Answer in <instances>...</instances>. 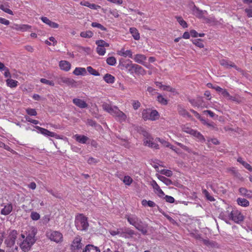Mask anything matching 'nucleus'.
Here are the masks:
<instances>
[{
  "label": "nucleus",
  "instance_id": "1",
  "mask_svg": "<svg viewBox=\"0 0 252 252\" xmlns=\"http://www.w3.org/2000/svg\"><path fill=\"white\" fill-rule=\"evenodd\" d=\"M21 237L22 240H20L19 245L21 249L24 252L29 251L32 245L35 243L34 234H28L26 237L22 234Z\"/></svg>",
  "mask_w": 252,
  "mask_h": 252
},
{
  "label": "nucleus",
  "instance_id": "2",
  "mask_svg": "<svg viewBox=\"0 0 252 252\" xmlns=\"http://www.w3.org/2000/svg\"><path fill=\"white\" fill-rule=\"evenodd\" d=\"M75 226L78 230H86L89 226L87 218L83 214H79L76 217Z\"/></svg>",
  "mask_w": 252,
  "mask_h": 252
},
{
  "label": "nucleus",
  "instance_id": "3",
  "mask_svg": "<svg viewBox=\"0 0 252 252\" xmlns=\"http://www.w3.org/2000/svg\"><path fill=\"white\" fill-rule=\"evenodd\" d=\"M226 213L228 214L229 219L233 220L235 223H239L244 220V217L243 215L238 210H233L230 212L227 210Z\"/></svg>",
  "mask_w": 252,
  "mask_h": 252
},
{
  "label": "nucleus",
  "instance_id": "4",
  "mask_svg": "<svg viewBox=\"0 0 252 252\" xmlns=\"http://www.w3.org/2000/svg\"><path fill=\"white\" fill-rule=\"evenodd\" d=\"M142 118L145 120L155 121L158 118V113L156 110L144 109L142 113Z\"/></svg>",
  "mask_w": 252,
  "mask_h": 252
},
{
  "label": "nucleus",
  "instance_id": "5",
  "mask_svg": "<svg viewBox=\"0 0 252 252\" xmlns=\"http://www.w3.org/2000/svg\"><path fill=\"white\" fill-rule=\"evenodd\" d=\"M103 108L105 111L115 117V118L119 115V112H121L117 106H112L107 103L103 104Z\"/></svg>",
  "mask_w": 252,
  "mask_h": 252
},
{
  "label": "nucleus",
  "instance_id": "6",
  "mask_svg": "<svg viewBox=\"0 0 252 252\" xmlns=\"http://www.w3.org/2000/svg\"><path fill=\"white\" fill-rule=\"evenodd\" d=\"M103 108L105 111L115 117V118L119 115V112H121L117 106H112L107 103L103 104Z\"/></svg>",
  "mask_w": 252,
  "mask_h": 252
},
{
  "label": "nucleus",
  "instance_id": "7",
  "mask_svg": "<svg viewBox=\"0 0 252 252\" xmlns=\"http://www.w3.org/2000/svg\"><path fill=\"white\" fill-rule=\"evenodd\" d=\"M82 238L77 236L74 238L71 244V250L74 252H81L83 245L81 243Z\"/></svg>",
  "mask_w": 252,
  "mask_h": 252
},
{
  "label": "nucleus",
  "instance_id": "8",
  "mask_svg": "<svg viewBox=\"0 0 252 252\" xmlns=\"http://www.w3.org/2000/svg\"><path fill=\"white\" fill-rule=\"evenodd\" d=\"M47 237L52 241L59 242L63 237L62 234L58 231H49L47 232Z\"/></svg>",
  "mask_w": 252,
  "mask_h": 252
},
{
  "label": "nucleus",
  "instance_id": "9",
  "mask_svg": "<svg viewBox=\"0 0 252 252\" xmlns=\"http://www.w3.org/2000/svg\"><path fill=\"white\" fill-rule=\"evenodd\" d=\"M120 64L127 69L128 72L130 74L134 73V68L133 67V65H135V63H132V62L129 60L124 62L120 61Z\"/></svg>",
  "mask_w": 252,
  "mask_h": 252
},
{
  "label": "nucleus",
  "instance_id": "10",
  "mask_svg": "<svg viewBox=\"0 0 252 252\" xmlns=\"http://www.w3.org/2000/svg\"><path fill=\"white\" fill-rule=\"evenodd\" d=\"M17 235V232L15 230H13L10 233L8 238L5 240V242L8 246L11 247L15 244Z\"/></svg>",
  "mask_w": 252,
  "mask_h": 252
},
{
  "label": "nucleus",
  "instance_id": "11",
  "mask_svg": "<svg viewBox=\"0 0 252 252\" xmlns=\"http://www.w3.org/2000/svg\"><path fill=\"white\" fill-rule=\"evenodd\" d=\"M134 227L136 228V229L141 231L143 234H147L148 232V225L146 223H144L140 219L137 222Z\"/></svg>",
  "mask_w": 252,
  "mask_h": 252
},
{
  "label": "nucleus",
  "instance_id": "12",
  "mask_svg": "<svg viewBox=\"0 0 252 252\" xmlns=\"http://www.w3.org/2000/svg\"><path fill=\"white\" fill-rule=\"evenodd\" d=\"M192 7L191 8L192 14L195 15L198 18H203V15L207 13V11L206 10H202L199 9L197 7H196L194 3H192L191 5Z\"/></svg>",
  "mask_w": 252,
  "mask_h": 252
},
{
  "label": "nucleus",
  "instance_id": "13",
  "mask_svg": "<svg viewBox=\"0 0 252 252\" xmlns=\"http://www.w3.org/2000/svg\"><path fill=\"white\" fill-rule=\"evenodd\" d=\"M143 144L145 146H148L151 148L158 149V145L153 141V139L147 136L143 140Z\"/></svg>",
  "mask_w": 252,
  "mask_h": 252
},
{
  "label": "nucleus",
  "instance_id": "14",
  "mask_svg": "<svg viewBox=\"0 0 252 252\" xmlns=\"http://www.w3.org/2000/svg\"><path fill=\"white\" fill-rule=\"evenodd\" d=\"M35 128L37 130H38V132L41 133L42 134H43L45 136L52 137H57L58 136V135L57 134H56L55 133L51 132V131H49L48 130H47L45 128L41 127L39 126H35Z\"/></svg>",
  "mask_w": 252,
  "mask_h": 252
},
{
  "label": "nucleus",
  "instance_id": "15",
  "mask_svg": "<svg viewBox=\"0 0 252 252\" xmlns=\"http://www.w3.org/2000/svg\"><path fill=\"white\" fill-rule=\"evenodd\" d=\"M146 59L147 57L146 56L140 54L135 55L133 58V60L136 63L141 64L148 67V66L146 65L145 63L144 62Z\"/></svg>",
  "mask_w": 252,
  "mask_h": 252
},
{
  "label": "nucleus",
  "instance_id": "16",
  "mask_svg": "<svg viewBox=\"0 0 252 252\" xmlns=\"http://www.w3.org/2000/svg\"><path fill=\"white\" fill-rule=\"evenodd\" d=\"M73 103L80 108H85L88 107V104L83 100L79 98H74L73 99Z\"/></svg>",
  "mask_w": 252,
  "mask_h": 252
},
{
  "label": "nucleus",
  "instance_id": "17",
  "mask_svg": "<svg viewBox=\"0 0 252 252\" xmlns=\"http://www.w3.org/2000/svg\"><path fill=\"white\" fill-rule=\"evenodd\" d=\"M220 63L221 65L224 66L226 68H228L229 67H233L236 68V65L235 64L227 60L222 59L220 61Z\"/></svg>",
  "mask_w": 252,
  "mask_h": 252
},
{
  "label": "nucleus",
  "instance_id": "18",
  "mask_svg": "<svg viewBox=\"0 0 252 252\" xmlns=\"http://www.w3.org/2000/svg\"><path fill=\"white\" fill-rule=\"evenodd\" d=\"M73 137L76 141L81 144L87 143V141L89 140V138L87 136L77 134L74 135Z\"/></svg>",
  "mask_w": 252,
  "mask_h": 252
},
{
  "label": "nucleus",
  "instance_id": "19",
  "mask_svg": "<svg viewBox=\"0 0 252 252\" xmlns=\"http://www.w3.org/2000/svg\"><path fill=\"white\" fill-rule=\"evenodd\" d=\"M13 206L11 203H8L4 206L1 210L0 213L2 215L6 216L9 215L12 211Z\"/></svg>",
  "mask_w": 252,
  "mask_h": 252
},
{
  "label": "nucleus",
  "instance_id": "20",
  "mask_svg": "<svg viewBox=\"0 0 252 252\" xmlns=\"http://www.w3.org/2000/svg\"><path fill=\"white\" fill-rule=\"evenodd\" d=\"M41 20L43 22L49 25L51 28H57L59 27V25L57 23L51 21L47 17H42Z\"/></svg>",
  "mask_w": 252,
  "mask_h": 252
},
{
  "label": "nucleus",
  "instance_id": "21",
  "mask_svg": "<svg viewBox=\"0 0 252 252\" xmlns=\"http://www.w3.org/2000/svg\"><path fill=\"white\" fill-rule=\"evenodd\" d=\"M151 186L153 187L155 190H156L158 193V196L161 197L164 195L163 191L160 188L159 186L158 185L155 180H153L151 183Z\"/></svg>",
  "mask_w": 252,
  "mask_h": 252
},
{
  "label": "nucleus",
  "instance_id": "22",
  "mask_svg": "<svg viewBox=\"0 0 252 252\" xmlns=\"http://www.w3.org/2000/svg\"><path fill=\"white\" fill-rule=\"evenodd\" d=\"M128 222L134 226L136 225L140 219L135 215H132L127 217Z\"/></svg>",
  "mask_w": 252,
  "mask_h": 252
},
{
  "label": "nucleus",
  "instance_id": "23",
  "mask_svg": "<svg viewBox=\"0 0 252 252\" xmlns=\"http://www.w3.org/2000/svg\"><path fill=\"white\" fill-rule=\"evenodd\" d=\"M134 68V73L137 75H144L146 73V71L140 65L135 64L133 65Z\"/></svg>",
  "mask_w": 252,
  "mask_h": 252
},
{
  "label": "nucleus",
  "instance_id": "24",
  "mask_svg": "<svg viewBox=\"0 0 252 252\" xmlns=\"http://www.w3.org/2000/svg\"><path fill=\"white\" fill-rule=\"evenodd\" d=\"M118 55L124 57H128L130 58H132V53L130 50H125L124 48L118 52Z\"/></svg>",
  "mask_w": 252,
  "mask_h": 252
},
{
  "label": "nucleus",
  "instance_id": "25",
  "mask_svg": "<svg viewBox=\"0 0 252 252\" xmlns=\"http://www.w3.org/2000/svg\"><path fill=\"white\" fill-rule=\"evenodd\" d=\"M156 176L158 177V178L160 181L162 182L166 185L169 186V185H173L172 181L171 180H170L169 179L167 178L166 177H164L163 176L160 175H159L158 174H156Z\"/></svg>",
  "mask_w": 252,
  "mask_h": 252
},
{
  "label": "nucleus",
  "instance_id": "26",
  "mask_svg": "<svg viewBox=\"0 0 252 252\" xmlns=\"http://www.w3.org/2000/svg\"><path fill=\"white\" fill-rule=\"evenodd\" d=\"M178 112L180 115L183 117H187L189 118L191 117V115L189 114V113L181 105L178 106Z\"/></svg>",
  "mask_w": 252,
  "mask_h": 252
},
{
  "label": "nucleus",
  "instance_id": "27",
  "mask_svg": "<svg viewBox=\"0 0 252 252\" xmlns=\"http://www.w3.org/2000/svg\"><path fill=\"white\" fill-rule=\"evenodd\" d=\"M73 73L75 75H85L87 73L86 70L83 67H76Z\"/></svg>",
  "mask_w": 252,
  "mask_h": 252
},
{
  "label": "nucleus",
  "instance_id": "28",
  "mask_svg": "<svg viewBox=\"0 0 252 252\" xmlns=\"http://www.w3.org/2000/svg\"><path fill=\"white\" fill-rule=\"evenodd\" d=\"M83 252H100L98 248L92 245H88L86 246Z\"/></svg>",
  "mask_w": 252,
  "mask_h": 252
},
{
  "label": "nucleus",
  "instance_id": "29",
  "mask_svg": "<svg viewBox=\"0 0 252 252\" xmlns=\"http://www.w3.org/2000/svg\"><path fill=\"white\" fill-rule=\"evenodd\" d=\"M64 83L66 84L71 87H76L78 85L77 82L74 79L68 78L64 79Z\"/></svg>",
  "mask_w": 252,
  "mask_h": 252
},
{
  "label": "nucleus",
  "instance_id": "30",
  "mask_svg": "<svg viewBox=\"0 0 252 252\" xmlns=\"http://www.w3.org/2000/svg\"><path fill=\"white\" fill-rule=\"evenodd\" d=\"M15 27V29L17 31H20L22 32H25L31 28V26L29 25H16Z\"/></svg>",
  "mask_w": 252,
  "mask_h": 252
},
{
  "label": "nucleus",
  "instance_id": "31",
  "mask_svg": "<svg viewBox=\"0 0 252 252\" xmlns=\"http://www.w3.org/2000/svg\"><path fill=\"white\" fill-rule=\"evenodd\" d=\"M104 80L107 83L112 84L115 81V77L108 73L106 74L103 77Z\"/></svg>",
  "mask_w": 252,
  "mask_h": 252
},
{
  "label": "nucleus",
  "instance_id": "32",
  "mask_svg": "<svg viewBox=\"0 0 252 252\" xmlns=\"http://www.w3.org/2000/svg\"><path fill=\"white\" fill-rule=\"evenodd\" d=\"M130 32L132 34L133 38L135 40H139L140 35L137 30L135 28H130L129 29Z\"/></svg>",
  "mask_w": 252,
  "mask_h": 252
},
{
  "label": "nucleus",
  "instance_id": "33",
  "mask_svg": "<svg viewBox=\"0 0 252 252\" xmlns=\"http://www.w3.org/2000/svg\"><path fill=\"white\" fill-rule=\"evenodd\" d=\"M237 203L242 206L247 207L249 205V201L246 199L238 198L237 200Z\"/></svg>",
  "mask_w": 252,
  "mask_h": 252
},
{
  "label": "nucleus",
  "instance_id": "34",
  "mask_svg": "<svg viewBox=\"0 0 252 252\" xmlns=\"http://www.w3.org/2000/svg\"><path fill=\"white\" fill-rule=\"evenodd\" d=\"M196 107H206L203 99V98L200 96H198L196 98Z\"/></svg>",
  "mask_w": 252,
  "mask_h": 252
},
{
  "label": "nucleus",
  "instance_id": "35",
  "mask_svg": "<svg viewBox=\"0 0 252 252\" xmlns=\"http://www.w3.org/2000/svg\"><path fill=\"white\" fill-rule=\"evenodd\" d=\"M119 113V115L116 118V120L120 122V123L126 121V115L122 111Z\"/></svg>",
  "mask_w": 252,
  "mask_h": 252
},
{
  "label": "nucleus",
  "instance_id": "36",
  "mask_svg": "<svg viewBox=\"0 0 252 252\" xmlns=\"http://www.w3.org/2000/svg\"><path fill=\"white\" fill-rule=\"evenodd\" d=\"M94 35L93 32L91 31L82 32L80 33V36L84 38H91Z\"/></svg>",
  "mask_w": 252,
  "mask_h": 252
},
{
  "label": "nucleus",
  "instance_id": "37",
  "mask_svg": "<svg viewBox=\"0 0 252 252\" xmlns=\"http://www.w3.org/2000/svg\"><path fill=\"white\" fill-rule=\"evenodd\" d=\"M192 135L197 138L198 140H199L200 141L205 142V139L204 136L202 135V134L200 132L197 131V130H195L193 134H192Z\"/></svg>",
  "mask_w": 252,
  "mask_h": 252
},
{
  "label": "nucleus",
  "instance_id": "38",
  "mask_svg": "<svg viewBox=\"0 0 252 252\" xmlns=\"http://www.w3.org/2000/svg\"><path fill=\"white\" fill-rule=\"evenodd\" d=\"M18 82L16 80L11 79H8L6 80V84L8 86L10 87V88H14L16 87L17 86Z\"/></svg>",
  "mask_w": 252,
  "mask_h": 252
},
{
  "label": "nucleus",
  "instance_id": "39",
  "mask_svg": "<svg viewBox=\"0 0 252 252\" xmlns=\"http://www.w3.org/2000/svg\"><path fill=\"white\" fill-rule=\"evenodd\" d=\"M177 21L182 26L183 28H187L188 27V24L187 22L182 18L181 16H177L176 17Z\"/></svg>",
  "mask_w": 252,
  "mask_h": 252
},
{
  "label": "nucleus",
  "instance_id": "40",
  "mask_svg": "<svg viewBox=\"0 0 252 252\" xmlns=\"http://www.w3.org/2000/svg\"><path fill=\"white\" fill-rule=\"evenodd\" d=\"M202 193L205 195V196L206 197L207 200H208L210 201H215V199H214V197L210 195L209 192L206 189H202Z\"/></svg>",
  "mask_w": 252,
  "mask_h": 252
},
{
  "label": "nucleus",
  "instance_id": "41",
  "mask_svg": "<svg viewBox=\"0 0 252 252\" xmlns=\"http://www.w3.org/2000/svg\"><path fill=\"white\" fill-rule=\"evenodd\" d=\"M159 212H160L164 217H165L172 224L176 223V221L170 217L168 215L166 214L164 211H163L161 209H159Z\"/></svg>",
  "mask_w": 252,
  "mask_h": 252
},
{
  "label": "nucleus",
  "instance_id": "42",
  "mask_svg": "<svg viewBox=\"0 0 252 252\" xmlns=\"http://www.w3.org/2000/svg\"><path fill=\"white\" fill-rule=\"evenodd\" d=\"M158 172L167 177H171L173 175L172 171L168 169H162Z\"/></svg>",
  "mask_w": 252,
  "mask_h": 252
},
{
  "label": "nucleus",
  "instance_id": "43",
  "mask_svg": "<svg viewBox=\"0 0 252 252\" xmlns=\"http://www.w3.org/2000/svg\"><path fill=\"white\" fill-rule=\"evenodd\" d=\"M91 26L94 28H97L103 31H106L107 30V29L103 25L96 22H93L91 24Z\"/></svg>",
  "mask_w": 252,
  "mask_h": 252
},
{
  "label": "nucleus",
  "instance_id": "44",
  "mask_svg": "<svg viewBox=\"0 0 252 252\" xmlns=\"http://www.w3.org/2000/svg\"><path fill=\"white\" fill-rule=\"evenodd\" d=\"M87 71L92 75H93L94 76H99L100 75L98 71H97L96 70L94 69L91 66L87 67Z\"/></svg>",
  "mask_w": 252,
  "mask_h": 252
},
{
  "label": "nucleus",
  "instance_id": "45",
  "mask_svg": "<svg viewBox=\"0 0 252 252\" xmlns=\"http://www.w3.org/2000/svg\"><path fill=\"white\" fill-rule=\"evenodd\" d=\"M95 44L99 47L105 48V47H109V44L102 40H97L95 42Z\"/></svg>",
  "mask_w": 252,
  "mask_h": 252
},
{
  "label": "nucleus",
  "instance_id": "46",
  "mask_svg": "<svg viewBox=\"0 0 252 252\" xmlns=\"http://www.w3.org/2000/svg\"><path fill=\"white\" fill-rule=\"evenodd\" d=\"M192 43L200 48L204 47L202 40L201 39H194L192 41Z\"/></svg>",
  "mask_w": 252,
  "mask_h": 252
},
{
  "label": "nucleus",
  "instance_id": "47",
  "mask_svg": "<svg viewBox=\"0 0 252 252\" xmlns=\"http://www.w3.org/2000/svg\"><path fill=\"white\" fill-rule=\"evenodd\" d=\"M182 130L184 132H186L187 133L189 134L190 135L193 134V133H194V132L195 131V130L191 128L190 127L185 126H183Z\"/></svg>",
  "mask_w": 252,
  "mask_h": 252
},
{
  "label": "nucleus",
  "instance_id": "48",
  "mask_svg": "<svg viewBox=\"0 0 252 252\" xmlns=\"http://www.w3.org/2000/svg\"><path fill=\"white\" fill-rule=\"evenodd\" d=\"M201 240L203 241V243L207 246H210L211 247H215V243L214 241H211L208 239H204L203 238H201Z\"/></svg>",
  "mask_w": 252,
  "mask_h": 252
},
{
  "label": "nucleus",
  "instance_id": "49",
  "mask_svg": "<svg viewBox=\"0 0 252 252\" xmlns=\"http://www.w3.org/2000/svg\"><path fill=\"white\" fill-rule=\"evenodd\" d=\"M106 62L110 65H114L116 63V58L114 57H110L107 59Z\"/></svg>",
  "mask_w": 252,
  "mask_h": 252
},
{
  "label": "nucleus",
  "instance_id": "50",
  "mask_svg": "<svg viewBox=\"0 0 252 252\" xmlns=\"http://www.w3.org/2000/svg\"><path fill=\"white\" fill-rule=\"evenodd\" d=\"M132 181V179L129 176H125L123 179V182L128 186L130 185Z\"/></svg>",
  "mask_w": 252,
  "mask_h": 252
},
{
  "label": "nucleus",
  "instance_id": "51",
  "mask_svg": "<svg viewBox=\"0 0 252 252\" xmlns=\"http://www.w3.org/2000/svg\"><path fill=\"white\" fill-rule=\"evenodd\" d=\"M31 218L33 220H37L40 218V215L35 212H32L31 214Z\"/></svg>",
  "mask_w": 252,
  "mask_h": 252
},
{
  "label": "nucleus",
  "instance_id": "52",
  "mask_svg": "<svg viewBox=\"0 0 252 252\" xmlns=\"http://www.w3.org/2000/svg\"><path fill=\"white\" fill-rule=\"evenodd\" d=\"M40 82L43 84L51 86H54L55 85V83L54 81L48 80L45 78H41L40 79Z\"/></svg>",
  "mask_w": 252,
  "mask_h": 252
},
{
  "label": "nucleus",
  "instance_id": "53",
  "mask_svg": "<svg viewBox=\"0 0 252 252\" xmlns=\"http://www.w3.org/2000/svg\"><path fill=\"white\" fill-rule=\"evenodd\" d=\"M157 100L163 105L167 104V101L161 95L159 94L157 97Z\"/></svg>",
  "mask_w": 252,
  "mask_h": 252
},
{
  "label": "nucleus",
  "instance_id": "54",
  "mask_svg": "<svg viewBox=\"0 0 252 252\" xmlns=\"http://www.w3.org/2000/svg\"><path fill=\"white\" fill-rule=\"evenodd\" d=\"M0 9L9 14H10L11 15H13V13L12 11V10H11L10 9L7 8V7H6L4 5L1 4L0 5Z\"/></svg>",
  "mask_w": 252,
  "mask_h": 252
},
{
  "label": "nucleus",
  "instance_id": "55",
  "mask_svg": "<svg viewBox=\"0 0 252 252\" xmlns=\"http://www.w3.org/2000/svg\"><path fill=\"white\" fill-rule=\"evenodd\" d=\"M220 218L224 220L226 223H228V220H229L228 214L226 212H222L220 215Z\"/></svg>",
  "mask_w": 252,
  "mask_h": 252
},
{
  "label": "nucleus",
  "instance_id": "56",
  "mask_svg": "<svg viewBox=\"0 0 252 252\" xmlns=\"http://www.w3.org/2000/svg\"><path fill=\"white\" fill-rule=\"evenodd\" d=\"M96 52L99 55L102 56L105 54L106 50L105 48L97 46L96 48Z\"/></svg>",
  "mask_w": 252,
  "mask_h": 252
},
{
  "label": "nucleus",
  "instance_id": "57",
  "mask_svg": "<svg viewBox=\"0 0 252 252\" xmlns=\"http://www.w3.org/2000/svg\"><path fill=\"white\" fill-rule=\"evenodd\" d=\"M26 112L30 116H36L37 115V112L34 109L28 108L26 109Z\"/></svg>",
  "mask_w": 252,
  "mask_h": 252
},
{
  "label": "nucleus",
  "instance_id": "58",
  "mask_svg": "<svg viewBox=\"0 0 252 252\" xmlns=\"http://www.w3.org/2000/svg\"><path fill=\"white\" fill-rule=\"evenodd\" d=\"M156 140L160 142L165 147H169L170 146V144L169 142L166 141L165 140L162 139H160V138H157L156 139Z\"/></svg>",
  "mask_w": 252,
  "mask_h": 252
},
{
  "label": "nucleus",
  "instance_id": "59",
  "mask_svg": "<svg viewBox=\"0 0 252 252\" xmlns=\"http://www.w3.org/2000/svg\"><path fill=\"white\" fill-rule=\"evenodd\" d=\"M239 191L242 194H243L246 196L249 197V195H250V193L249 192V191L247 189H246L245 188H240L239 189Z\"/></svg>",
  "mask_w": 252,
  "mask_h": 252
},
{
  "label": "nucleus",
  "instance_id": "60",
  "mask_svg": "<svg viewBox=\"0 0 252 252\" xmlns=\"http://www.w3.org/2000/svg\"><path fill=\"white\" fill-rule=\"evenodd\" d=\"M132 106L134 110H137L140 107L141 104L138 100H133Z\"/></svg>",
  "mask_w": 252,
  "mask_h": 252
},
{
  "label": "nucleus",
  "instance_id": "61",
  "mask_svg": "<svg viewBox=\"0 0 252 252\" xmlns=\"http://www.w3.org/2000/svg\"><path fill=\"white\" fill-rule=\"evenodd\" d=\"M71 68V64L67 61H64V71H67Z\"/></svg>",
  "mask_w": 252,
  "mask_h": 252
},
{
  "label": "nucleus",
  "instance_id": "62",
  "mask_svg": "<svg viewBox=\"0 0 252 252\" xmlns=\"http://www.w3.org/2000/svg\"><path fill=\"white\" fill-rule=\"evenodd\" d=\"M25 119H26V120L27 121V122H30L31 123H32L33 124H35V125H37L38 124H39V121H37V120H33L32 119H31L30 117L29 116H25Z\"/></svg>",
  "mask_w": 252,
  "mask_h": 252
},
{
  "label": "nucleus",
  "instance_id": "63",
  "mask_svg": "<svg viewBox=\"0 0 252 252\" xmlns=\"http://www.w3.org/2000/svg\"><path fill=\"white\" fill-rule=\"evenodd\" d=\"M245 12L248 17H252V6L250 7L249 8H246Z\"/></svg>",
  "mask_w": 252,
  "mask_h": 252
},
{
  "label": "nucleus",
  "instance_id": "64",
  "mask_svg": "<svg viewBox=\"0 0 252 252\" xmlns=\"http://www.w3.org/2000/svg\"><path fill=\"white\" fill-rule=\"evenodd\" d=\"M164 199L166 202L170 203H174L175 201L174 198L173 197L169 195H165L164 197Z\"/></svg>",
  "mask_w": 252,
  "mask_h": 252
}]
</instances>
